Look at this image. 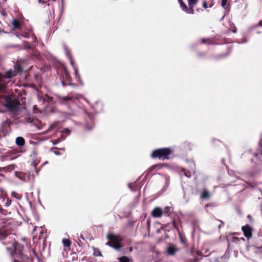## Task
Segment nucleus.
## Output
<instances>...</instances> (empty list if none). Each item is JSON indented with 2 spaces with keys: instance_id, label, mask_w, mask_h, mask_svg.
I'll list each match as a JSON object with an SVG mask.
<instances>
[{
  "instance_id": "obj_1",
  "label": "nucleus",
  "mask_w": 262,
  "mask_h": 262,
  "mask_svg": "<svg viewBox=\"0 0 262 262\" xmlns=\"http://www.w3.org/2000/svg\"><path fill=\"white\" fill-rule=\"evenodd\" d=\"M6 83L0 84V91H3L6 88ZM3 103L10 112L16 114L19 110L20 105L19 100L13 95H5L0 94V103Z\"/></svg>"
},
{
  "instance_id": "obj_2",
  "label": "nucleus",
  "mask_w": 262,
  "mask_h": 262,
  "mask_svg": "<svg viewBox=\"0 0 262 262\" xmlns=\"http://www.w3.org/2000/svg\"><path fill=\"white\" fill-rule=\"evenodd\" d=\"M181 10L187 14H194V7L199 0H178Z\"/></svg>"
},
{
  "instance_id": "obj_3",
  "label": "nucleus",
  "mask_w": 262,
  "mask_h": 262,
  "mask_svg": "<svg viewBox=\"0 0 262 262\" xmlns=\"http://www.w3.org/2000/svg\"><path fill=\"white\" fill-rule=\"evenodd\" d=\"M173 150L170 147L161 148L153 150L150 156L152 159L158 158L162 160H168Z\"/></svg>"
},
{
  "instance_id": "obj_4",
  "label": "nucleus",
  "mask_w": 262,
  "mask_h": 262,
  "mask_svg": "<svg viewBox=\"0 0 262 262\" xmlns=\"http://www.w3.org/2000/svg\"><path fill=\"white\" fill-rule=\"evenodd\" d=\"M106 238L108 239V242L106 244L107 246L117 250L122 247L123 238L120 235L109 233L107 235Z\"/></svg>"
},
{
  "instance_id": "obj_5",
  "label": "nucleus",
  "mask_w": 262,
  "mask_h": 262,
  "mask_svg": "<svg viewBox=\"0 0 262 262\" xmlns=\"http://www.w3.org/2000/svg\"><path fill=\"white\" fill-rule=\"evenodd\" d=\"M57 101L62 104H68L71 102H73L76 99L73 96H62L59 95H56Z\"/></svg>"
},
{
  "instance_id": "obj_6",
  "label": "nucleus",
  "mask_w": 262,
  "mask_h": 262,
  "mask_svg": "<svg viewBox=\"0 0 262 262\" xmlns=\"http://www.w3.org/2000/svg\"><path fill=\"white\" fill-rule=\"evenodd\" d=\"M2 223L4 225H0V240L3 241L5 239L9 233L7 230L4 229L3 228L6 227V221L5 219L1 220Z\"/></svg>"
},
{
  "instance_id": "obj_7",
  "label": "nucleus",
  "mask_w": 262,
  "mask_h": 262,
  "mask_svg": "<svg viewBox=\"0 0 262 262\" xmlns=\"http://www.w3.org/2000/svg\"><path fill=\"white\" fill-rule=\"evenodd\" d=\"M17 74L16 71L14 70H9L5 72V73L4 74L2 79L1 80V82H0V84L2 83H6L7 84V82L5 81V79H10L12 77H13L15 76Z\"/></svg>"
},
{
  "instance_id": "obj_8",
  "label": "nucleus",
  "mask_w": 262,
  "mask_h": 262,
  "mask_svg": "<svg viewBox=\"0 0 262 262\" xmlns=\"http://www.w3.org/2000/svg\"><path fill=\"white\" fill-rule=\"evenodd\" d=\"M242 230L244 233V236L248 239L252 237V229L249 225L247 224L244 226H243L242 228Z\"/></svg>"
},
{
  "instance_id": "obj_9",
  "label": "nucleus",
  "mask_w": 262,
  "mask_h": 262,
  "mask_svg": "<svg viewBox=\"0 0 262 262\" xmlns=\"http://www.w3.org/2000/svg\"><path fill=\"white\" fill-rule=\"evenodd\" d=\"M62 76H63V79H64V80H67L68 82V84L71 85V83H70V82L71 81V77L70 74L68 73L67 69L65 68H63ZM62 83L63 86H66L67 85V84L64 80H62Z\"/></svg>"
},
{
  "instance_id": "obj_10",
  "label": "nucleus",
  "mask_w": 262,
  "mask_h": 262,
  "mask_svg": "<svg viewBox=\"0 0 262 262\" xmlns=\"http://www.w3.org/2000/svg\"><path fill=\"white\" fill-rule=\"evenodd\" d=\"M179 250L177 246L173 244H170L167 248L166 252L169 255H173Z\"/></svg>"
},
{
  "instance_id": "obj_11",
  "label": "nucleus",
  "mask_w": 262,
  "mask_h": 262,
  "mask_svg": "<svg viewBox=\"0 0 262 262\" xmlns=\"http://www.w3.org/2000/svg\"><path fill=\"white\" fill-rule=\"evenodd\" d=\"M168 167V164L166 163H160L157 164H155L151 166L148 170L147 174H150L151 172L156 169H162L163 167Z\"/></svg>"
},
{
  "instance_id": "obj_12",
  "label": "nucleus",
  "mask_w": 262,
  "mask_h": 262,
  "mask_svg": "<svg viewBox=\"0 0 262 262\" xmlns=\"http://www.w3.org/2000/svg\"><path fill=\"white\" fill-rule=\"evenodd\" d=\"M163 214L162 209L160 207L155 208L151 212V215L154 217H161Z\"/></svg>"
},
{
  "instance_id": "obj_13",
  "label": "nucleus",
  "mask_w": 262,
  "mask_h": 262,
  "mask_svg": "<svg viewBox=\"0 0 262 262\" xmlns=\"http://www.w3.org/2000/svg\"><path fill=\"white\" fill-rule=\"evenodd\" d=\"M14 248L15 252L18 254L20 253L23 252V250L24 248V246L18 243H14Z\"/></svg>"
},
{
  "instance_id": "obj_14",
  "label": "nucleus",
  "mask_w": 262,
  "mask_h": 262,
  "mask_svg": "<svg viewBox=\"0 0 262 262\" xmlns=\"http://www.w3.org/2000/svg\"><path fill=\"white\" fill-rule=\"evenodd\" d=\"M12 25L14 29L21 30L22 24L18 19H14L12 21Z\"/></svg>"
},
{
  "instance_id": "obj_15",
  "label": "nucleus",
  "mask_w": 262,
  "mask_h": 262,
  "mask_svg": "<svg viewBox=\"0 0 262 262\" xmlns=\"http://www.w3.org/2000/svg\"><path fill=\"white\" fill-rule=\"evenodd\" d=\"M201 43L207 45H214L215 44V41L213 38H202L201 39Z\"/></svg>"
},
{
  "instance_id": "obj_16",
  "label": "nucleus",
  "mask_w": 262,
  "mask_h": 262,
  "mask_svg": "<svg viewBox=\"0 0 262 262\" xmlns=\"http://www.w3.org/2000/svg\"><path fill=\"white\" fill-rule=\"evenodd\" d=\"M16 143L19 146H24L25 143V139L21 137H17L16 139Z\"/></svg>"
},
{
  "instance_id": "obj_17",
  "label": "nucleus",
  "mask_w": 262,
  "mask_h": 262,
  "mask_svg": "<svg viewBox=\"0 0 262 262\" xmlns=\"http://www.w3.org/2000/svg\"><path fill=\"white\" fill-rule=\"evenodd\" d=\"M163 211V213L165 215L168 216L171 214V212L173 211V208L171 207L167 206L165 207L164 211Z\"/></svg>"
},
{
  "instance_id": "obj_18",
  "label": "nucleus",
  "mask_w": 262,
  "mask_h": 262,
  "mask_svg": "<svg viewBox=\"0 0 262 262\" xmlns=\"http://www.w3.org/2000/svg\"><path fill=\"white\" fill-rule=\"evenodd\" d=\"M178 234L181 243L185 245H186L187 243V239L185 236L183 235L180 231H179Z\"/></svg>"
},
{
  "instance_id": "obj_19",
  "label": "nucleus",
  "mask_w": 262,
  "mask_h": 262,
  "mask_svg": "<svg viewBox=\"0 0 262 262\" xmlns=\"http://www.w3.org/2000/svg\"><path fill=\"white\" fill-rule=\"evenodd\" d=\"M18 258H20L22 261L21 262H26L29 259V257L23 253V252L20 253L18 254Z\"/></svg>"
},
{
  "instance_id": "obj_20",
  "label": "nucleus",
  "mask_w": 262,
  "mask_h": 262,
  "mask_svg": "<svg viewBox=\"0 0 262 262\" xmlns=\"http://www.w3.org/2000/svg\"><path fill=\"white\" fill-rule=\"evenodd\" d=\"M180 173L181 174H184L187 178H190L191 176V172L183 168H181V170H180Z\"/></svg>"
},
{
  "instance_id": "obj_21",
  "label": "nucleus",
  "mask_w": 262,
  "mask_h": 262,
  "mask_svg": "<svg viewBox=\"0 0 262 262\" xmlns=\"http://www.w3.org/2000/svg\"><path fill=\"white\" fill-rule=\"evenodd\" d=\"M62 243L64 247L70 248L71 245V242L70 239L68 238H63L62 239Z\"/></svg>"
},
{
  "instance_id": "obj_22",
  "label": "nucleus",
  "mask_w": 262,
  "mask_h": 262,
  "mask_svg": "<svg viewBox=\"0 0 262 262\" xmlns=\"http://www.w3.org/2000/svg\"><path fill=\"white\" fill-rule=\"evenodd\" d=\"M210 196L208 191L206 190H204L202 192L201 198L203 199H208Z\"/></svg>"
},
{
  "instance_id": "obj_23",
  "label": "nucleus",
  "mask_w": 262,
  "mask_h": 262,
  "mask_svg": "<svg viewBox=\"0 0 262 262\" xmlns=\"http://www.w3.org/2000/svg\"><path fill=\"white\" fill-rule=\"evenodd\" d=\"M118 259L120 262H129L130 261L129 258L126 256H122L120 257H119Z\"/></svg>"
},
{
  "instance_id": "obj_24",
  "label": "nucleus",
  "mask_w": 262,
  "mask_h": 262,
  "mask_svg": "<svg viewBox=\"0 0 262 262\" xmlns=\"http://www.w3.org/2000/svg\"><path fill=\"white\" fill-rule=\"evenodd\" d=\"M16 167L15 164H10L6 166V172H11Z\"/></svg>"
},
{
  "instance_id": "obj_25",
  "label": "nucleus",
  "mask_w": 262,
  "mask_h": 262,
  "mask_svg": "<svg viewBox=\"0 0 262 262\" xmlns=\"http://www.w3.org/2000/svg\"><path fill=\"white\" fill-rule=\"evenodd\" d=\"M11 195L14 198H16L17 200H19L21 199L22 195L15 191H12L11 193Z\"/></svg>"
},
{
  "instance_id": "obj_26",
  "label": "nucleus",
  "mask_w": 262,
  "mask_h": 262,
  "mask_svg": "<svg viewBox=\"0 0 262 262\" xmlns=\"http://www.w3.org/2000/svg\"><path fill=\"white\" fill-rule=\"evenodd\" d=\"M227 0H222L221 5L226 10H229V6L227 5Z\"/></svg>"
},
{
  "instance_id": "obj_27",
  "label": "nucleus",
  "mask_w": 262,
  "mask_h": 262,
  "mask_svg": "<svg viewBox=\"0 0 262 262\" xmlns=\"http://www.w3.org/2000/svg\"><path fill=\"white\" fill-rule=\"evenodd\" d=\"M213 6V4H209L208 2H207L206 1H204L203 2V8L205 9H207L208 8H211Z\"/></svg>"
},
{
  "instance_id": "obj_28",
  "label": "nucleus",
  "mask_w": 262,
  "mask_h": 262,
  "mask_svg": "<svg viewBox=\"0 0 262 262\" xmlns=\"http://www.w3.org/2000/svg\"><path fill=\"white\" fill-rule=\"evenodd\" d=\"M15 70L16 71L17 73L18 72H21L23 71V68L19 64H16L14 66Z\"/></svg>"
},
{
  "instance_id": "obj_29",
  "label": "nucleus",
  "mask_w": 262,
  "mask_h": 262,
  "mask_svg": "<svg viewBox=\"0 0 262 262\" xmlns=\"http://www.w3.org/2000/svg\"><path fill=\"white\" fill-rule=\"evenodd\" d=\"M64 50H65L66 55L68 56V57L69 58H71V57H72L71 52V51L70 50V49L66 47L64 48Z\"/></svg>"
},
{
  "instance_id": "obj_30",
  "label": "nucleus",
  "mask_w": 262,
  "mask_h": 262,
  "mask_svg": "<svg viewBox=\"0 0 262 262\" xmlns=\"http://www.w3.org/2000/svg\"><path fill=\"white\" fill-rule=\"evenodd\" d=\"M179 223L177 222L175 220H173V227L177 230L178 232L179 233V231H180L179 228Z\"/></svg>"
},
{
  "instance_id": "obj_31",
  "label": "nucleus",
  "mask_w": 262,
  "mask_h": 262,
  "mask_svg": "<svg viewBox=\"0 0 262 262\" xmlns=\"http://www.w3.org/2000/svg\"><path fill=\"white\" fill-rule=\"evenodd\" d=\"M11 200L10 199H9V198H8L5 203V206L6 207H8L11 205Z\"/></svg>"
},
{
  "instance_id": "obj_32",
  "label": "nucleus",
  "mask_w": 262,
  "mask_h": 262,
  "mask_svg": "<svg viewBox=\"0 0 262 262\" xmlns=\"http://www.w3.org/2000/svg\"><path fill=\"white\" fill-rule=\"evenodd\" d=\"M15 174L16 176L19 178V179H22V176L23 175V173L22 172H15ZM26 174H24V176H25Z\"/></svg>"
},
{
  "instance_id": "obj_33",
  "label": "nucleus",
  "mask_w": 262,
  "mask_h": 262,
  "mask_svg": "<svg viewBox=\"0 0 262 262\" xmlns=\"http://www.w3.org/2000/svg\"><path fill=\"white\" fill-rule=\"evenodd\" d=\"M61 141V139L60 138H59L56 140H53V144L54 145H55V144H58V143H59L60 141Z\"/></svg>"
},
{
  "instance_id": "obj_34",
  "label": "nucleus",
  "mask_w": 262,
  "mask_h": 262,
  "mask_svg": "<svg viewBox=\"0 0 262 262\" xmlns=\"http://www.w3.org/2000/svg\"><path fill=\"white\" fill-rule=\"evenodd\" d=\"M0 213L3 214H6V210L3 209L1 205L0 206Z\"/></svg>"
},
{
  "instance_id": "obj_35",
  "label": "nucleus",
  "mask_w": 262,
  "mask_h": 262,
  "mask_svg": "<svg viewBox=\"0 0 262 262\" xmlns=\"http://www.w3.org/2000/svg\"><path fill=\"white\" fill-rule=\"evenodd\" d=\"M1 13L4 17L6 16L7 15V13L6 10H2L1 11Z\"/></svg>"
},
{
  "instance_id": "obj_36",
  "label": "nucleus",
  "mask_w": 262,
  "mask_h": 262,
  "mask_svg": "<svg viewBox=\"0 0 262 262\" xmlns=\"http://www.w3.org/2000/svg\"><path fill=\"white\" fill-rule=\"evenodd\" d=\"M93 125H89L88 124H86L85 126V128L86 129H87L88 130H91L93 128Z\"/></svg>"
},
{
  "instance_id": "obj_37",
  "label": "nucleus",
  "mask_w": 262,
  "mask_h": 262,
  "mask_svg": "<svg viewBox=\"0 0 262 262\" xmlns=\"http://www.w3.org/2000/svg\"><path fill=\"white\" fill-rule=\"evenodd\" d=\"M21 35L24 37H25V38H28L29 35H28V33H25V34H21Z\"/></svg>"
},
{
  "instance_id": "obj_38",
  "label": "nucleus",
  "mask_w": 262,
  "mask_h": 262,
  "mask_svg": "<svg viewBox=\"0 0 262 262\" xmlns=\"http://www.w3.org/2000/svg\"><path fill=\"white\" fill-rule=\"evenodd\" d=\"M46 97L48 99V102H50V101H52V99H53L52 97H49L48 95H46Z\"/></svg>"
},
{
  "instance_id": "obj_39",
  "label": "nucleus",
  "mask_w": 262,
  "mask_h": 262,
  "mask_svg": "<svg viewBox=\"0 0 262 262\" xmlns=\"http://www.w3.org/2000/svg\"><path fill=\"white\" fill-rule=\"evenodd\" d=\"M0 171H5L6 172V166L4 167H0Z\"/></svg>"
},
{
  "instance_id": "obj_40",
  "label": "nucleus",
  "mask_w": 262,
  "mask_h": 262,
  "mask_svg": "<svg viewBox=\"0 0 262 262\" xmlns=\"http://www.w3.org/2000/svg\"><path fill=\"white\" fill-rule=\"evenodd\" d=\"M222 57H223L222 55H217V56H216L215 58L219 60V59H221Z\"/></svg>"
},
{
  "instance_id": "obj_41",
  "label": "nucleus",
  "mask_w": 262,
  "mask_h": 262,
  "mask_svg": "<svg viewBox=\"0 0 262 262\" xmlns=\"http://www.w3.org/2000/svg\"><path fill=\"white\" fill-rule=\"evenodd\" d=\"M70 61V63L73 66L74 65V61L73 60V59H72V57H71V58H69Z\"/></svg>"
},
{
  "instance_id": "obj_42",
  "label": "nucleus",
  "mask_w": 262,
  "mask_h": 262,
  "mask_svg": "<svg viewBox=\"0 0 262 262\" xmlns=\"http://www.w3.org/2000/svg\"><path fill=\"white\" fill-rule=\"evenodd\" d=\"M33 166L34 168L35 169L36 168V166H37V163H36L35 162H33Z\"/></svg>"
},
{
  "instance_id": "obj_43",
  "label": "nucleus",
  "mask_w": 262,
  "mask_h": 262,
  "mask_svg": "<svg viewBox=\"0 0 262 262\" xmlns=\"http://www.w3.org/2000/svg\"><path fill=\"white\" fill-rule=\"evenodd\" d=\"M257 26L259 27H262V20L259 21Z\"/></svg>"
},
{
  "instance_id": "obj_44",
  "label": "nucleus",
  "mask_w": 262,
  "mask_h": 262,
  "mask_svg": "<svg viewBox=\"0 0 262 262\" xmlns=\"http://www.w3.org/2000/svg\"><path fill=\"white\" fill-rule=\"evenodd\" d=\"M133 250V248L132 247H129V251L130 252H132Z\"/></svg>"
},
{
  "instance_id": "obj_45",
  "label": "nucleus",
  "mask_w": 262,
  "mask_h": 262,
  "mask_svg": "<svg viewBox=\"0 0 262 262\" xmlns=\"http://www.w3.org/2000/svg\"><path fill=\"white\" fill-rule=\"evenodd\" d=\"M233 239H234V241H235V240H237V241H239V240H238V237H234L233 238Z\"/></svg>"
},
{
  "instance_id": "obj_46",
  "label": "nucleus",
  "mask_w": 262,
  "mask_h": 262,
  "mask_svg": "<svg viewBox=\"0 0 262 262\" xmlns=\"http://www.w3.org/2000/svg\"><path fill=\"white\" fill-rule=\"evenodd\" d=\"M33 253H34L35 255H37V253H36V252H35V251L34 250H33Z\"/></svg>"
},
{
  "instance_id": "obj_47",
  "label": "nucleus",
  "mask_w": 262,
  "mask_h": 262,
  "mask_svg": "<svg viewBox=\"0 0 262 262\" xmlns=\"http://www.w3.org/2000/svg\"><path fill=\"white\" fill-rule=\"evenodd\" d=\"M61 138H62V139H64V138H65V137H63V135H61Z\"/></svg>"
},
{
  "instance_id": "obj_48",
  "label": "nucleus",
  "mask_w": 262,
  "mask_h": 262,
  "mask_svg": "<svg viewBox=\"0 0 262 262\" xmlns=\"http://www.w3.org/2000/svg\"><path fill=\"white\" fill-rule=\"evenodd\" d=\"M13 262H19L18 260L14 259Z\"/></svg>"
},
{
  "instance_id": "obj_49",
  "label": "nucleus",
  "mask_w": 262,
  "mask_h": 262,
  "mask_svg": "<svg viewBox=\"0 0 262 262\" xmlns=\"http://www.w3.org/2000/svg\"><path fill=\"white\" fill-rule=\"evenodd\" d=\"M27 48L30 49V46L28 45Z\"/></svg>"
},
{
  "instance_id": "obj_50",
  "label": "nucleus",
  "mask_w": 262,
  "mask_h": 262,
  "mask_svg": "<svg viewBox=\"0 0 262 262\" xmlns=\"http://www.w3.org/2000/svg\"><path fill=\"white\" fill-rule=\"evenodd\" d=\"M213 141H214V142H215V141H218V142H219V141H218V140H213Z\"/></svg>"
},
{
  "instance_id": "obj_51",
  "label": "nucleus",
  "mask_w": 262,
  "mask_h": 262,
  "mask_svg": "<svg viewBox=\"0 0 262 262\" xmlns=\"http://www.w3.org/2000/svg\"><path fill=\"white\" fill-rule=\"evenodd\" d=\"M248 217L250 218V217H251L250 215H249L248 216Z\"/></svg>"
},
{
  "instance_id": "obj_52",
  "label": "nucleus",
  "mask_w": 262,
  "mask_h": 262,
  "mask_svg": "<svg viewBox=\"0 0 262 262\" xmlns=\"http://www.w3.org/2000/svg\"><path fill=\"white\" fill-rule=\"evenodd\" d=\"M260 155H262V150H261V151H260Z\"/></svg>"
},
{
  "instance_id": "obj_53",
  "label": "nucleus",
  "mask_w": 262,
  "mask_h": 262,
  "mask_svg": "<svg viewBox=\"0 0 262 262\" xmlns=\"http://www.w3.org/2000/svg\"><path fill=\"white\" fill-rule=\"evenodd\" d=\"M3 244H5V245L7 244V243H4V242H3Z\"/></svg>"
},
{
  "instance_id": "obj_54",
  "label": "nucleus",
  "mask_w": 262,
  "mask_h": 262,
  "mask_svg": "<svg viewBox=\"0 0 262 262\" xmlns=\"http://www.w3.org/2000/svg\"><path fill=\"white\" fill-rule=\"evenodd\" d=\"M219 228H221V225H219Z\"/></svg>"
},
{
  "instance_id": "obj_55",
  "label": "nucleus",
  "mask_w": 262,
  "mask_h": 262,
  "mask_svg": "<svg viewBox=\"0 0 262 262\" xmlns=\"http://www.w3.org/2000/svg\"><path fill=\"white\" fill-rule=\"evenodd\" d=\"M242 239L243 240H245L244 238H243V237H242Z\"/></svg>"
},
{
  "instance_id": "obj_56",
  "label": "nucleus",
  "mask_w": 262,
  "mask_h": 262,
  "mask_svg": "<svg viewBox=\"0 0 262 262\" xmlns=\"http://www.w3.org/2000/svg\"><path fill=\"white\" fill-rule=\"evenodd\" d=\"M7 0H4V1H6Z\"/></svg>"
}]
</instances>
